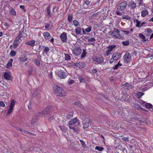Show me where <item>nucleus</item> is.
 Here are the masks:
<instances>
[{
	"mask_svg": "<svg viewBox=\"0 0 153 153\" xmlns=\"http://www.w3.org/2000/svg\"><path fill=\"white\" fill-rule=\"evenodd\" d=\"M53 93L57 96L64 97L67 95L66 91L56 84L53 85Z\"/></svg>",
	"mask_w": 153,
	"mask_h": 153,
	"instance_id": "f257e3e1",
	"label": "nucleus"
},
{
	"mask_svg": "<svg viewBox=\"0 0 153 153\" xmlns=\"http://www.w3.org/2000/svg\"><path fill=\"white\" fill-rule=\"evenodd\" d=\"M127 5L128 4L127 1H123L117 4V10L123 11L126 8Z\"/></svg>",
	"mask_w": 153,
	"mask_h": 153,
	"instance_id": "f03ea898",
	"label": "nucleus"
},
{
	"mask_svg": "<svg viewBox=\"0 0 153 153\" xmlns=\"http://www.w3.org/2000/svg\"><path fill=\"white\" fill-rule=\"evenodd\" d=\"M72 53L76 56L79 55L82 52L81 48L79 47H75L72 50Z\"/></svg>",
	"mask_w": 153,
	"mask_h": 153,
	"instance_id": "7ed1b4c3",
	"label": "nucleus"
},
{
	"mask_svg": "<svg viewBox=\"0 0 153 153\" xmlns=\"http://www.w3.org/2000/svg\"><path fill=\"white\" fill-rule=\"evenodd\" d=\"M124 62L125 63H128L131 60L130 54L129 53H126L123 56Z\"/></svg>",
	"mask_w": 153,
	"mask_h": 153,
	"instance_id": "20e7f679",
	"label": "nucleus"
},
{
	"mask_svg": "<svg viewBox=\"0 0 153 153\" xmlns=\"http://www.w3.org/2000/svg\"><path fill=\"white\" fill-rule=\"evenodd\" d=\"M116 47V45H110L107 47L108 50L106 51V53H105L104 56H108L109 54H111V52L114 50Z\"/></svg>",
	"mask_w": 153,
	"mask_h": 153,
	"instance_id": "39448f33",
	"label": "nucleus"
},
{
	"mask_svg": "<svg viewBox=\"0 0 153 153\" xmlns=\"http://www.w3.org/2000/svg\"><path fill=\"white\" fill-rule=\"evenodd\" d=\"M93 61L99 63H101L103 62L104 59L101 56H94L92 58Z\"/></svg>",
	"mask_w": 153,
	"mask_h": 153,
	"instance_id": "423d86ee",
	"label": "nucleus"
},
{
	"mask_svg": "<svg viewBox=\"0 0 153 153\" xmlns=\"http://www.w3.org/2000/svg\"><path fill=\"white\" fill-rule=\"evenodd\" d=\"M58 76L61 79H64L67 76V74L65 72H64L62 70H60L58 71L57 72Z\"/></svg>",
	"mask_w": 153,
	"mask_h": 153,
	"instance_id": "0eeeda50",
	"label": "nucleus"
},
{
	"mask_svg": "<svg viewBox=\"0 0 153 153\" xmlns=\"http://www.w3.org/2000/svg\"><path fill=\"white\" fill-rule=\"evenodd\" d=\"M52 107L50 106H47L40 113L44 114L47 115L51 111Z\"/></svg>",
	"mask_w": 153,
	"mask_h": 153,
	"instance_id": "6e6552de",
	"label": "nucleus"
},
{
	"mask_svg": "<svg viewBox=\"0 0 153 153\" xmlns=\"http://www.w3.org/2000/svg\"><path fill=\"white\" fill-rule=\"evenodd\" d=\"M119 30L116 29H114V31L111 32V35L114 36L117 38H119V37H120L121 35L119 34Z\"/></svg>",
	"mask_w": 153,
	"mask_h": 153,
	"instance_id": "1a4fd4ad",
	"label": "nucleus"
},
{
	"mask_svg": "<svg viewBox=\"0 0 153 153\" xmlns=\"http://www.w3.org/2000/svg\"><path fill=\"white\" fill-rule=\"evenodd\" d=\"M78 121V120L77 118H75L73 119H72L71 120H70L68 122V124L69 126H71L75 123H77Z\"/></svg>",
	"mask_w": 153,
	"mask_h": 153,
	"instance_id": "9d476101",
	"label": "nucleus"
},
{
	"mask_svg": "<svg viewBox=\"0 0 153 153\" xmlns=\"http://www.w3.org/2000/svg\"><path fill=\"white\" fill-rule=\"evenodd\" d=\"M120 54L116 53H114L113 55V58L114 61L117 60L120 57Z\"/></svg>",
	"mask_w": 153,
	"mask_h": 153,
	"instance_id": "9b49d317",
	"label": "nucleus"
},
{
	"mask_svg": "<svg viewBox=\"0 0 153 153\" xmlns=\"http://www.w3.org/2000/svg\"><path fill=\"white\" fill-rule=\"evenodd\" d=\"M26 35L24 32L21 30L19 32V34L17 36L16 38H21L25 37Z\"/></svg>",
	"mask_w": 153,
	"mask_h": 153,
	"instance_id": "f8f14e48",
	"label": "nucleus"
},
{
	"mask_svg": "<svg viewBox=\"0 0 153 153\" xmlns=\"http://www.w3.org/2000/svg\"><path fill=\"white\" fill-rule=\"evenodd\" d=\"M76 65L79 68H82L85 66L86 64L83 62H79L76 63Z\"/></svg>",
	"mask_w": 153,
	"mask_h": 153,
	"instance_id": "ddd939ff",
	"label": "nucleus"
},
{
	"mask_svg": "<svg viewBox=\"0 0 153 153\" xmlns=\"http://www.w3.org/2000/svg\"><path fill=\"white\" fill-rule=\"evenodd\" d=\"M129 3L130 4L128 6H129L130 8L132 9H134L136 7V4L133 1H131Z\"/></svg>",
	"mask_w": 153,
	"mask_h": 153,
	"instance_id": "4468645a",
	"label": "nucleus"
},
{
	"mask_svg": "<svg viewBox=\"0 0 153 153\" xmlns=\"http://www.w3.org/2000/svg\"><path fill=\"white\" fill-rule=\"evenodd\" d=\"M20 39H16L14 42L13 43V47L14 48H16L17 46L18 45L19 43L20 40Z\"/></svg>",
	"mask_w": 153,
	"mask_h": 153,
	"instance_id": "2eb2a0df",
	"label": "nucleus"
},
{
	"mask_svg": "<svg viewBox=\"0 0 153 153\" xmlns=\"http://www.w3.org/2000/svg\"><path fill=\"white\" fill-rule=\"evenodd\" d=\"M35 41L33 40L30 41L29 42H25V44L28 45H30L31 46H34Z\"/></svg>",
	"mask_w": 153,
	"mask_h": 153,
	"instance_id": "dca6fc26",
	"label": "nucleus"
},
{
	"mask_svg": "<svg viewBox=\"0 0 153 153\" xmlns=\"http://www.w3.org/2000/svg\"><path fill=\"white\" fill-rule=\"evenodd\" d=\"M69 128L70 129H72L73 130L74 132H78L79 131V128L77 127H73L71 126H69Z\"/></svg>",
	"mask_w": 153,
	"mask_h": 153,
	"instance_id": "f3484780",
	"label": "nucleus"
},
{
	"mask_svg": "<svg viewBox=\"0 0 153 153\" xmlns=\"http://www.w3.org/2000/svg\"><path fill=\"white\" fill-rule=\"evenodd\" d=\"M4 76L5 78L7 80H9L11 79V76L7 73H4Z\"/></svg>",
	"mask_w": 153,
	"mask_h": 153,
	"instance_id": "a211bd4d",
	"label": "nucleus"
},
{
	"mask_svg": "<svg viewBox=\"0 0 153 153\" xmlns=\"http://www.w3.org/2000/svg\"><path fill=\"white\" fill-rule=\"evenodd\" d=\"M13 61L12 59H10L9 60L8 62L6 65V67L7 68H9L12 66V63Z\"/></svg>",
	"mask_w": 153,
	"mask_h": 153,
	"instance_id": "6ab92c4d",
	"label": "nucleus"
},
{
	"mask_svg": "<svg viewBox=\"0 0 153 153\" xmlns=\"http://www.w3.org/2000/svg\"><path fill=\"white\" fill-rule=\"evenodd\" d=\"M148 12L146 10H143L141 12V16L143 17H145L146 15H148Z\"/></svg>",
	"mask_w": 153,
	"mask_h": 153,
	"instance_id": "aec40b11",
	"label": "nucleus"
},
{
	"mask_svg": "<svg viewBox=\"0 0 153 153\" xmlns=\"http://www.w3.org/2000/svg\"><path fill=\"white\" fill-rule=\"evenodd\" d=\"M74 113L72 111L70 113L68 114L66 116V117L67 119H69L73 117Z\"/></svg>",
	"mask_w": 153,
	"mask_h": 153,
	"instance_id": "412c9836",
	"label": "nucleus"
},
{
	"mask_svg": "<svg viewBox=\"0 0 153 153\" xmlns=\"http://www.w3.org/2000/svg\"><path fill=\"white\" fill-rule=\"evenodd\" d=\"M76 33V34H79L80 33L81 31V28L80 27H77L75 29Z\"/></svg>",
	"mask_w": 153,
	"mask_h": 153,
	"instance_id": "4be33fe9",
	"label": "nucleus"
},
{
	"mask_svg": "<svg viewBox=\"0 0 153 153\" xmlns=\"http://www.w3.org/2000/svg\"><path fill=\"white\" fill-rule=\"evenodd\" d=\"M19 59L22 62H25L26 61L27 59V57L25 56L20 57Z\"/></svg>",
	"mask_w": 153,
	"mask_h": 153,
	"instance_id": "5701e85b",
	"label": "nucleus"
},
{
	"mask_svg": "<svg viewBox=\"0 0 153 153\" xmlns=\"http://www.w3.org/2000/svg\"><path fill=\"white\" fill-rule=\"evenodd\" d=\"M144 94V93L142 92H138L136 96L138 98H140Z\"/></svg>",
	"mask_w": 153,
	"mask_h": 153,
	"instance_id": "b1692460",
	"label": "nucleus"
},
{
	"mask_svg": "<svg viewBox=\"0 0 153 153\" xmlns=\"http://www.w3.org/2000/svg\"><path fill=\"white\" fill-rule=\"evenodd\" d=\"M43 34L45 38H49L51 37L50 35L48 32H46L45 33H43Z\"/></svg>",
	"mask_w": 153,
	"mask_h": 153,
	"instance_id": "393cba45",
	"label": "nucleus"
},
{
	"mask_svg": "<svg viewBox=\"0 0 153 153\" xmlns=\"http://www.w3.org/2000/svg\"><path fill=\"white\" fill-rule=\"evenodd\" d=\"M86 51L85 49H83V52L81 55V58L82 59L86 56Z\"/></svg>",
	"mask_w": 153,
	"mask_h": 153,
	"instance_id": "a878e982",
	"label": "nucleus"
},
{
	"mask_svg": "<svg viewBox=\"0 0 153 153\" xmlns=\"http://www.w3.org/2000/svg\"><path fill=\"white\" fill-rule=\"evenodd\" d=\"M51 7L50 6H49L47 8V13L48 14V16H51V14L50 13V9Z\"/></svg>",
	"mask_w": 153,
	"mask_h": 153,
	"instance_id": "bb28decb",
	"label": "nucleus"
},
{
	"mask_svg": "<svg viewBox=\"0 0 153 153\" xmlns=\"http://www.w3.org/2000/svg\"><path fill=\"white\" fill-rule=\"evenodd\" d=\"M152 30L150 28H148L147 29V30L146 31V33H147L146 34V35L148 36L150 35L151 33H152Z\"/></svg>",
	"mask_w": 153,
	"mask_h": 153,
	"instance_id": "cd10ccee",
	"label": "nucleus"
},
{
	"mask_svg": "<svg viewBox=\"0 0 153 153\" xmlns=\"http://www.w3.org/2000/svg\"><path fill=\"white\" fill-rule=\"evenodd\" d=\"M60 38H67V35L65 33L63 32L60 36Z\"/></svg>",
	"mask_w": 153,
	"mask_h": 153,
	"instance_id": "c85d7f7f",
	"label": "nucleus"
},
{
	"mask_svg": "<svg viewBox=\"0 0 153 153\" xmlns=\"http://www.w3.org/2000/svg\"><path fill=\"white\" fill-rule=\"evenodd\" d=\"M73 19V16L72 14H70L68 17V21L69 22L71 23L72 22Z\"/></svg>",
	"mask_w": 153,
	"mask_h": 153,
	"instance_id": "c756f323",
	"label": "nucleus"
},
{
	"mask_svg": "<svg viewBox=\"0 0 153 153\" xmlns=\"http://www.w3.org/2000/svg\"><path fill=\"white\" fill-rule=\"evenodd\" d=\"M95 149L99 151H101L103 150L104 148L102 147L97 146L95 147Z\"/></svg>",
	"mask_w": 153,
	"mask_h": 153,
	"instance_id": "7c9ffc66",
	"label": "nucleus"
},
{
	"mask_svg": "<svg viewBox=\"0 0 153 153\" xmlns=\"http://www.w3.org/2000/svg\"><path fill=\"white\" fill-rule=\"evenodd\" d=\"M145 106L147 108H152V105L150 103H147L145 105Z\"/></svg>",
	"mask_w": 153,
	"mask_h": 153,
	"instance_id": "2f4dec72",
	"label": "nucleus"
},
{
	"mask_svg": "<svg viewBox=\"0 0 153 153\" xmlns=\"http://www.w3.org/2000/svg\"><path fill=\"white\" fill-rule=\"evenodd\" d=\"M15 103V101L14 100H13L11 102L10 104V105L9 107L13 108V107Z\"/></svg>",
	"mask_w": 153,
	"mask_h": 153,
	"instance_id": "473e14b6",
	"label": "nucleus"
},
{
	"mask_svg": "<svg viewBox=\"0 0 153 153\" xmlns=\"http://www.w3.org/2000/svg\"><path fill=\"white\" fill-rule=\"evenodd\" d=\"M73 23L75 27H76L79 25V22L76 20H74Z\"/></svg>",
	"mask_w": 153,
	"mask_h": 153,
	"instance_id": "72a5a7b5",
	"label": "nucleus"
},
{
	"mask_svg": "<svg viewBox=\"0 0 153 153\" xmlns=\"http://www.w3.org/2000/svg\"><path fill=\"white\" fill-rule=\"evenodd\" d=\"M35 63L36 64V65L38 67H39L40 65V62L37 59H36L35 60Z\"/></svg>",
	"mask_w": 153,
	"mask_h": 153,
	"instance_id": "f704fd0d",
	"label": "nucleus"
},
{
	"mask_svg": "<svg viewBox=\"0 0 153 153\" xmlns=\"http://www.w3.org/2000/svg\"><path fill=\"white\" fill-rule=\"evenodd\" d=\"M45 48L44 49L43 53H47L50 50V49L48 47H44Z\"/></svg>",
	"mask_w": 153,
	"mask_h": 153,
	"instance_id": "c9c22d12",
	"label": "nucleus"
},
{
	"mask_svg": "<svg viewBox=\"0 0 153 153\" xmlns=\"http://www.w3.org/2000/svg\"><path fill=\"white\" fill-rule=\"evenodd\" d=\"M13 108L9 107V108L7 112V115H8L10 114L13 111Z\"/></svg>",
	"mask_w": 153,
	"mask_h": 153,
	"instance_id": "e433bc0d",
	"label": "nucleus"
},
{
	"mask_svg": "<svg viewBox=\"0 0 153 153\" xmlns=\"http://www.w3.org/2000/svg\"><path fill=\"white\" fill-rule=\"evenodd\" d=\"M122 43L124 46H127L129 44V42L128 41H123Z\"/></svg>",
	"mask_w": 153,
	"mask_h": 153,
	"instance_id": "4c0bfd02",
	"label": "nucleus"
},
{
	"mask_svg": "<svg viewBox=\"0 0 153 153\" xmlns=\"http://www.w3.org/2000/svg\"><path fill=\"white\" fill-rule=\"evenodd\" d=\"M136 27H140V21H139L138 20H136Z\"/></svg>",
	"mask_w": 153,
	"mask_h": 153,
	"instance_id": "58836bf2",
	"label": "nucleus"
},
{
	"mask_svg": "<svg viewBox=\"0 0 153 153\" xmlns=\"http://www.w3.org/2000/svg\"><path fill=\"white\" fill-rule=\"evenodd\" d=\"M10 13L14 16H15L16 15V11L13 9H12L10 11Z\"/></svg>",
	"mask_w": 153,
	"mask_h": 153,
	"instance_id": "ea45409f",
	"label": "nucleus"
},
{
	"mask_svg": "<svg viewBox=\"0 0 153 153\" xmlns=\"http://www.w3.org/2000/svg\"><path fill=\"white\" fill-rule=\"evenodd\" d=\"M122 19H130V17L128 15H123L122 16Z\"/></svg>",
	"mask_w": 153,
	"mask_h": 153,
	"instance_id": "a19ab883",
	"label": "nucleus"
},
{
	"mask_svg": "<svg viewBox=\"0 0 153 153\" xmlns=\"http://www.w3.org/2000/svg\"><path fill=\"white\" fill-rule=\"evenodd\" d=\"M89 126V124L88 123H85L83 128L84 130H85Z\"/></svg>",
	"mask_w": 153,
	"mask_h": 153,
	"instance_id": "79ce46f5",
	"label": "nucleus"
},
{
	"mask_svg": "<svg viewBox=\"0 0 153 153\" xmlns=\"http://www.w3.org/2000/svg\"><path fill=\"white\" fill-rule=\"evenodd\" d=\"M16 52L13 50L11 51L10 53V55L11 56H14L16 55Z\"/></svg>",
	"mask_w": 153,
	"mask_h": 153,
	"instance_id": "37998d69",
	"label": "nucleus"
},
{
	"mask_svg": "<svg viewBox=\"0 0 153 153\" xmlns=\"http://www.w3.org/2000/svg\"><path fill=\"white\" fill-rule=\"evenodd\" d=\"M65 59L66 60H68L70 59L71 57L68 54H65Z\"/></svg>",
	"mask_w": 153,
	"mask_h": 153,
	"instance_id": "c03bdc74",
	"label": "nucleus"
},
{
	"mask_svg": "<svg viewBox=\"0 0 153 153\" xmlns=\"http://www.w3.org/2000/svg\"><path fill=\"white\" fill-rule=\"evenodd\" d=\"M35 117H36V118H35V119L34 120L33 118L32 119L31 121V124L32 125L36 123L37 120V118L36 116H35Z\"/></svg>",
	"mask_w": 153,
	"mask_h": 153,
	"instance_id": "a18cd8bd",
	"label": "nucleus"
},
{
	"mask_svg": "<svg viewBox=\"0 0 153 153\" xmlns=\"http://www.w3.org/2000/svg\"><path fill=\"white\" fill-rule=\"evenodd\" d=\"M84 121H85V123H88V124L91 122L90 119L88 118L85 117Z\"/></svg>",
	"mask_w": 153,
	"mask_h": 153,
	"instance_id": "49530a36",
	"label": "nucleus"
},
{
	"mask_svg": "<svg viewBox=\"0 0 153 153\" xmlns=\"http://www.w3.org/2000/svg\"><path fill=\"white\" fill-rule=\"evenodd\" d=\"M141 40L140 41V43L141 44H143V43H146L148 40L146 39H141Z\"/></svg>",
	"mask_w": 153,
	"mask_h": 153,
	"instance_id": "de8ad7c7",
	"label": "nucleus"
},
{
	"mask_svg": "<svg viewBox=\"0 0 153 153\" xmlns=\"http://www.w3.org/2000/svg\"><path fill=\"white\" fill-rule=\"evenodd\" d=\"M91 29V26H89V27H88L87 28H86L85 30L86 32H90Z\"/></svg>",
	"mask_w": 153,
	"mask_h": 153,
	"instance_id": "09e8293b",
	"label": "nucleus"
},
{
	"mask_svg": "<svg viewBox=\"0 0 153 153\" xmlns=\"http://www.w3.org/2000/svg\"><path fill=\"white\" fill-rule=\"evenodd\" d=\"M79 79L80 82H85V79L81 76H79Z\"/></svg>",
	"mask_w": 153,
	"mask_h": 153,
	"instance_id": "8fccbe9b",
	"label": "nucleus"
},
{
	"mask_svg": "<svg viewBox=\"0 0 153 153\" xmlns=\"http://www.w3.org/2000/svg\"><path fill=\"white\" fill-rule=\"evenodd\" d=\"M120 10H117L116 12V14L119 16H122L123 14V13L121 12H120Z\"/></svg>",
	"mask_w": 153,
	"mask_h": 153,
	"instance_id": "3c124183",
	"label": "nucleus"
},
{
	"mask_svg": "<svg viewBox=\"0 0 153 153\" xmlns=\"http://www.w3.org/2000/svg\"><path fill=\"white\" fill-rule=\"evenodd\" d=\"M97 72V71L96 69H94L92 71L91 73L93 74H96Z\"/></svg>",
	"mask_w": 153,
	"mask_h": 153,
	"instance_id": "603ef678",
	"label": "nucleus"
},
{
	"mask_svg": "<svg viewBox=\"0 0 153 153\" xmlns=\"http://www.w3.org/2000/svg\"><path fill=\"white\" fill-rule=\"evenodd\" d=\"M80 142H81L82 146L83 147H85L86 146V144L85 142L82 140H80Z\"/></svg>",
	"mask_w": 153,
	"mask_h": 153,
	"instance_id": "864d4df0",
	"label": "nucleus"
},
{
	"mask_svg": "<svg viewBox=\"0 0 153 153\" xmlns=\"http://www.w3.org/2000/svg\"><path fill=\"white\" fill-rule=\"evenodd\" d=\"M84 2L87 5H89L90 4V2L88 0H84Z\"/></svg>",
	"mask_w": 153,
	"mask_h": 153,
	"instance_id": "5fc2aeb1",
	"label": "nucleus"
},
{
	"mask_svg": "<svg viewBox=\"0 0 153 153\" xmlns=\"http://www.w3.org/2000/svg\"><path fill=\"white\" fill-rule=\"evenodd\" d=\"M122 139L126 141H128L129 140L128 137H123L122 138Z\"/></svg>",
	"mask_w": 153,
	"mask_h": 153,
	"instance_id": "6e6d98bb",
	"label": "nucleus"
},
{
	"mask_svg": "<svg viewBox=\"0 0 153 153\" xmlns=\"http://www.w3.org/2000/svg\"><path fill=\"white\" fill-rule=\"evenodd\" d=\"M33 71V69L32 68H31L30 70H29L28 71V76H30V75H31V73H32V72Z\"/></svg>",
	"mask_w": 153,
	"mask_h": 153,
	"instance_id": "4d7b16f0",
	"label": "nucleus"
},
{
	"mask_svg": "<svg viewBox=\"0 0 153 153\" xmlns=\"http://www.w3.org/2000/svg\"><path fill=\"white\" fill-rule=\"evenodd\" d=\"M20 147L21 149H22V150L23 151H24V152H25V146L24 145H22L21 146H20ZM24 153H25V152H24Z\"/></svg>",
	"mask_w": 153,
	"mask_h": 153,
	"instance_id": "13d9d810",
	"label": "nucleus"
},
{
	"mask_svg": "<svg viewBox=\"0 0 153 153\" xmlns=\"http://www.w3.org/2000/svg\"><path fill=\"white\" fill-rule=\"evenodd\" d=\"M99 135L100 137H101L102 138V142L104 143L105 139H104V137L103 136V135L102 134H99Z\"/></svg>",
	"mask_w": 153,
	"mask_h": 153,
	"instance_id": "bf43d9fd",
	"label": "nucleus"
},
{
	"mask_svg": "<svg viewBox=\"0 0 153 153\" xmlns=\"http://www.w3.org/2000/svg\"><path fill=\"white\" fill-rule=\"evenodd\" d=\"M139 37L141 38H145V36L142 33H140L139 35Z\"/></svg>",
	"mask_w": 153,
	"mask_h": 153,
	"instance_id": "052dcab7",
	"label": "nucleus"
},
{
	"mask_svg": "<svg viewBox=\"0 0 153 153\" xmlns=\"http://www.w3.org/2000/svg\"><path fill=\"white\" fill-rule=\"evenodd\" d=\"M5 105L3 101H0V106L4 107Z\"/></svg>",
	"mask_w": 153,
	"mask_h": 153,
	"instance_id": "680f3d73",
	"label": "nucleus"
},
{
	"mask_svg": "<svg viewBox=\"0 0 153 153\" xmlns=\"http://www.w3.org/2000/svg\"><path fill=\"white\" fill-rule=\"evenodd\" d=\"M50 24L49 23H46L45 25V27L46 29H48L49 28Z\"/></svg>",
	"mask_w": 153,
	"mask_h": 153,
	"instance_id": "e2e57ef3",
	"label": "nucleus"
},
{
	"mask_svg": "<svg viewBox=\"0 0 153 153\" xmlns=\"http://www.w3.org/2000/svg\"><path fill=\"white\" fill-rule=\"evenodd\" d=\"M133 87H134V86L133 85L131 84V85H128V86L127 87V88L128 89H131V88H133Z\"/></svg>",
	"mask_w": 153,
	"mask_h": 153,
	"instance_id": "0e129e2a",
	"label": "nucleus"
},
{
	"mask_svg": "<svg viewBox=\"0 0 153 153\" xmlns=\"http://www.w3.org/2000/svg\"><path fill=\"white\" fill-rule=\"evenodd\" d=\"M59 127L60 128V129L62 131H63L65 129V128L64 126H59Z\"/></svg>",
	"mask_w": 153,
	"mask_h": 153,
	"instance_id": "69168bd1",
	"label": "nucleus"
},
{
	"mask_svg": "<svg viewBox=\"0 0 153 153\" xmlns=\"http://www.w3.org/2000/svg\"><path fill=\"white\" fill-rule=\"evenodd\" d=\"M88 42H93L95 41V39H88Z\"/></svg>",
	"mask_w": 153,
	"mask_h": 153,
	"instance_id": "338daca9",
	"label": "nucleus"
},
{
	"mask_svg": "<svg viewBox=\"0 0 153 153\" xmlns=\"http://www.w3.org/2000/svg\"><path fill=\"white\" fill-rule=\"evenodd\" d=\"M137 53L136 50H134L133 51V54L135 55V56H137Z\"/></svg>",
	"mask_w": 153,
	"mask_h": 153,
	"instance_id": "774afa93",
	"label": "nucleus"
}]
</instances>
